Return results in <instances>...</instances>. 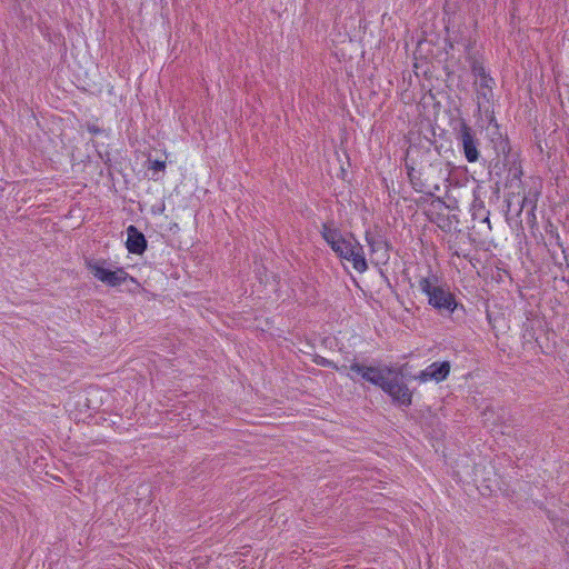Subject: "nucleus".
I'll return each mask as SVG.
<instances>
[{"label":"nucleus","instance_id":"nucleus-9","mask_svg":"<svg viewBox=\"0 0 569 569\" xmlns=\"http://www.w3.org/2000/svg\"><path fill=\"white\" fill-rule=\"evenodd\" d=\"M126 248L132 254H142L148 247L146 236L133 224H130L127 230Z\"/></svg>","mask_w":569,"mask_h":569},{"label":"nucleus","instance_id":"nucleus-17","mask_svg":"<svg viewBox=\"0 0 569 569\" xmlns=\"http://www.w3.org/2000/svg\"><path fill=\"white\" fill-rule=\"evenodd\" d=\"M150 169H152L153 171H157V172L164 171L166 162L161 161V160H154L151 162Z\"/></svg>","mask_w":569,"mask_h":569},{"label":"nucleus","instance_id":"nucleus-24","mask_svg":"<svg viewBox=\"0 0 569 569\" xmlns=\"http://www.w3.org/2000/svg\"><path fill=\"white\" fill-rule=\"evenodd\" d=\"M535 209H536V204H531V207H530V213H531L533 217H535V214H533V210H535Z\"/></svg>","mask_w":569,"mask_h":569},{"label":"nucleus","instance_id":"nucleus-22","mask_svg":"<svg viewBox=\"0 0 569 569\" xmlns=\"http://www.w3.org/2000/svg\"><path fill=\"white\" fill-rule=\"evenodd\" d=\"M447 47H448L447 51H448V50H452V49H453V43H452V41H450V40H449V41H448V43H447Z\"/></svg>","mask_w":569,"mask_h":569},{"label":"nucleus","instance_id":"nucleus-5","mask_svg":"<svg viewBox=\"0 0 569 569\" xmlns=\"http://www.w3.org/2000/svg\"><path fill=\"white\" fill-rule=\"evenodd\" d=\"M349 377L351 380L357 381V377L360 376L363 380L381 388V390H389L390 382L389 377L396 373V369L393 367L385 366V367H373L366 366L353 361L350 367Z\"/></svg>","mask_w":569,"mask_h":569},{"label":"nucleus","instance_id":"nucleus-1","mask_svg":"<svg viewBox=\"0 0 569 569\" xmlns=\"http://www.w3.org/2000/svg\"><path fill=\"white\" fill-rule=\"evenodd\" d=\"M419 288L428 297V305L440 316L452 317L459 310L465 311L463 305L457 301L449 286L447 283L439 284L438 276L421 277Z\"/></svg>","mask_w":569,"mask_h":569},{"label":"nucleus","instance_id":"nucleus-23","mask_svg":"<svg viewBox=\"0 0 569 569\" xmlns=\"http://www.w3.org/2000/svg\"><path fill=\"white\" fill-rule=\"evenodd\" d=\"M527 202H529V201H528V199H527V197H523V199H522V206H521V209L523 208V206H525Z\"/></svg>","mask_w":569,"mask_h":569},{"label":"nucleus","instance_id":"nucleus-19","mask_svg":"<svg viewBox=\"0 0 569 569\" xmlns=\"http://www.w3.org/2000/svg\"><path fill=\"white\" fill-rule=\"evenodd\" d=\"M87 130L91 133V134H99L102 132V129L93 123H88L87 124Z\"/></svg>","mask_w":569,"mask_h":569},{"label":"nucleus","instance_id":"nucleus-13","mask_svg":"<svg viewBox=\"0 0 569 569\" xmlns=\"http://www.w3.org/2000/svg\"><path fill=\"white\" fill-rule=\"evenodd\" d=\"M320 233L328 246L343 237L341 230L333 226V221L322 223Z\"/></svg>","mask_w":569,"mask_h":569},{"label":"nucleus","instance_id":"nucleus-10","mask_svg":"<svg viewBox=\"0 0 569 569\" xmlns=\"http://www.w3.org/2000/svg\"><path fill=\"white\" fill-rule=\"evenodd\" d=\"M495 83V79L491 76L482 77L479 80H476L475 84L478 86L477 98L489 102L493 98L492 89Z\"/></svg>","mask_w":569,"mask_h":569},{"label":"nucleus","instance_id":"nucleus-8","mask_svg":"<svg viewBox=\"0 0 569 569\" xmlns=\"http://www.w3.org/2000/svg\"><path fill=\"white\" fill-rule=\"evenodd\" d=\"M348 237H349V241H348L347 260L351 261L353 264V268L358 272L362 273L368 269V263L365 258L363 247L356 239L353 233H349Z\"/></svg>","mask_w":569,"mask_h":569},{"label":"nucleus","instance_id":"nucleus-7","mask_svg":"<svg viewBox=\"0 0 569 569\" xmlns=\"http://www.w3.org/2000/svg\"><path fill=\"white\" fill-rule=\"evenodd\" d=\"M450 369V361H436L429 365L425 370H421L417 376H415V379L419 380L420 382H427L430 380L441 382L448 378Z\"/></svg>","mask_w":569,"mask_h":569},{"label":"nucleus","instance_id":"nucleus-12","mask_svg":"<svg viewBox=\"0 0 569 569\" xmlns=\"http://www.w3.org/2000/svg\"><path fill=\"white\" fill-rule=\"evenodd\" d=\"M365 238L368 246L370 247L371 252H378L381 249L388 252L391 248L388 241L379 233L373 234L370 230H367ZM385 256L388 259V253H386Z\"/></svg>","mask_w":569,"mask_h":569},{"label":"nucleus","instance_id":"nucleus-21","mask_svg":"<svg viewBox=\"0 0 569 569\" xmlns=\"http://www.w3.org/2000/svg\"><path fill=\"white\" fill-rule=\"evenodd\" d=\"M552 237H555L556 242L561 248L562 252L566 253V249L563 248V246L560 241V236L558 234V232H555V234H552Z\"/></svg>","mask_w":569,"mask_h":569},{"label":"nucleus","instance_id":"nucleus-2","mask_svg":"<svg viewBox=\"0 0 569 569\" xmlns=\"http://www.w3.org/2000/svg\"><path fill=\"white\" fill-rule=\"evenodd\" d=\"M84 263L89 272L102 283L118 288L128 282H132V287H127V291L137 292L140 289V283L136 278L130 276L123 267H114L106 259L86 258Z\"/></svg>","mask_w":569,"mask_h":569},{"label":"nucleus","instance_id":"nucleus-25","mask_svg":"<svg viewBox=\"0 0 569 569\" xmlns=\"http://www.w3.org/2000/svg\"><path fill=\"white\" fill-rule=\"evenodd\" d=\"M124 287V290H127V287H132V282H128L127 284H122Z\"/></svg>","mask_w":569,"mask_h":569},{"label":"nucleus","instance_id":"nucleus-6","mask_svg":"<svg viewBox=\"0 0 569 569\" xmlns=\"http://www.w3.org/2000/svg\"><path fill=\"white\" fill-rule=\"evenodd\" d=\"M399 376H403L402 370L396 369V373L389 379L390 389L382 391L391 398L393 405L408 408L412 403L413 392L408 388L407 383L399 379Z\"/></svg>","mask_w":569,"mask_h":569},{"label":"nucleus","instance_id":"nucleus-16","mask_svg":"<svg viewBox=\"0 0 569 569\" xmlns=\"http://www.w3.org/2000/svg\"><path fill=\"white\" fill-rule=\"evenodd\" d=\"M312 361L320 367L329 368V369L337 370V371L346 370L348 368L346 365H343L342 367H339L332 360H329L319 355H315Z\"/></svg>","mask_w":569,"mask_h":569},{"label":"nucleus","instance_id":"nucleus-14","mask_svg":"<svg viewBox=\"0 0 569 569\" xmlns=\"http://www.w3.org/2000/svg\"><path fill=\"white\" fill-rule=\"evenodd\" d=\"M406 169L410 184L417 192H425V183L421 180L420 173L416 172L413 166L406 163Z\"/></svg>","mask_w":569,"mask_h":569},{"label":"nucleus","instance_id":"nucleus-18","mask_svg":"<svg viewBox=\"0 0 569 569\" xmlns=\"http://www.w3.org/2000/svg\"><path fill=\"white\" fill-rule=\"evenodd\" d=\"M164 209H166L164 201H161L160 203H158V204H153V206L151 207V212H152L153 214H161V213H163Z\"/></svg>","mask_w":569,"mask_h":569},{"label":"nucleus","instance_id":"nucleus-20","mask_svg":"<svg viewBox=\"0 0 569 569\" xmlns=\"http://www.w3.org/2000/svg\"><path fill=\"white\" fill-rule=\"evenodd\" d=\"M100 158L109 169L112 168L109 152H107L106 156L100 154Z\"/></svg>","mask_w":569,"mask_h":569},{"label":"nucleus","instance_id":"nucleus-3","mask_svg":"<svg viewBox=\"0 0 569 569\" xmlns=\"http://www.w3.org/2000/svg\"><path fill=\"white\" fill-rule=\"evenodd\" d=\"M490 124H493L496 131L492 133L496 137H492L491 141L493 142V148L496 150L497 156H503V166L509 167L507 174V186L512 187V181H520L522 176L521 164L518 162L519 154L511 151V147L509 143V139L507 136H502L499 132V124L496 119L492 117L490 119Z\"/></svg>","mask_w":569,"mask_h":569},{"label":"nucleus","instance_id":"nucleus-4","mask_svg":"<svg viewBox=\"0 0 569 569\" xmlns=\"http://www.w3.org/2000/svg\"><path fill=\"white\" fill-rule=\"evenodd\" d=\"M452 131L466 160L477 162L480 158V140L476 130L463 118H458L452 122Z\"/></svg>","mask_w":569,"mask_h":569},{"label":"nucleus","instance_id":"nucleus-11","mask_svg":"<svg viewBox=\"0 0 569 569\" xmlns=\"http://www.w3.org/2000/svg\"><path fill=\"white\" fill-rule=\"evenodd\" d=\"M471 48H472V42L471 41H468V43L466 44V52H467V61L469 62L470 64V69H471V73L480 79L482 77H487V76H490L486 69H485V66H483V62L480 61L476 54H473L471 52Z\"/></svg>","mask_w":569,"mask_h":569},{"label":"nucleus","instance_id":"nucleus-15","mask_svg":"<svg viewBox=\"0 0 569 569\" xmlns=\"http://www.w3.org/2000/svg\"><path fill=\"white\" fill-rule=\"evenodd\" d=\"M349 238L342 237L340 240L335 241V244H329L331 250L341 259L347 260Z\"/></svg>","mask_w":569,"mask_h":569}]
</instances>
